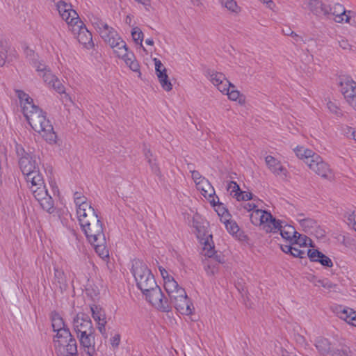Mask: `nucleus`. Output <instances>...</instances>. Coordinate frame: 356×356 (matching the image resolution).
I'll list each match as a JSON object with an SVG mask.
<instances>
[{
    "instance_id": "nucleus-1",
    "label": "nucleus",
    "mask_w": 356,
    "mask_h": 356,
    "mask_svg": "<svg viewBox=\"0 0 356 356\" xmlns=\"http://www.w3.org/2000/svg\"><path fill=\"white\" fill-rule=\"evenodd\" d=\"M16 153L19 168L35 198L44 210L51 213L54 209V201L47 192L40 171V159L19 144L16 145Z\"/></svg>"
},
{
    "instance_id": "nucleus-2",
    "label": "nucleus",
    "mask_w": 356,
    "mask_h": 356,
    "mask_svg": "<svg viewBox=\"0 0 356 356\" xmlns=\"http://www.w3.org/2000/svg\"><path fill=\"white\" fill-rule=\"evenodd\" d=\"M76 215L81 227L88 241L94 246L96 252L102 258L108 256L103 225L91 203L81 193L74 194Z\"/></svg>"
},
{
    "instance_id": "nucleus-3",
    "label": "nucleus",
    "mask_w": 356,
    "mask_h": 356,
    "mask_svg": "<svg viewBox=\"0 0 356 356\" xmlns=\"http://www.w3.org/2000/svg\"><path fill=\"white\" fill-rule=\"evenodd\" d=\"M158 269L170 302L181 314H191L193 311L192 305L187 298L185 290L178 284L174 277L165 268L159 266Z\"/></svg>"
},
{
    "instance_id": "nucleus-4",
    "label": "nucleus",
    "mask_w": 356,
    "mask_h": 356,
    "mask_svg": "<svg viewBox=\"0 0 356 356\" xmlns=\"http://www.w3.org/2000/svg\"><path fill=\"white\" fill-rule=\"evenodd\" d=\"M208 79L212 85L229 101L237 102L240 106L246 103V97L241 93L221 72L211 71L208 72Z\"/></svg>"
},
{
    "instance_id": "nucleus-5",
    "label": "nucleus",
    "mask_w": 356,
    "mask_h": 356,
    "mask_svg": "<svg viewBox=\"0 0 356 356\" xmlns=\"http://www.w3.org/2000/svg\"><path fill=\"white\" fill-rule=\"evenodd\" d=\"M92 23L104 41L112 49L115 56L128 47L126 42L115 29L99 19H95Z\"/></svg>"
},
{
    "instance_id": "nucleus-6",
    "label": "nucleus",
    "mask_w": 356,
    "mask_h": 356,
    "mask_svg": "<svg viewBox=\"0 0 356 356\" xmlns=\"http://www.w3.org/2000/svg\"><path fill=\"white\" fill-rule=\"evenodd\" d=\"M25 118L31 127L48 143L56 142V136L53 130V127L42 109L39 108L25 116Z\"/></svg>"
},
{
    "instance_id": "nucleus-7",
    "label": "nucleus",
    "mask_w": 356,
    "mask_h": 356,
    "mask_svg": "<svg viewBox=\"0 0 356 356\" xmlns=\"http://www.w3.org/2000/svg\"><path fill=\"white\" fill-rule=\"evenodd\" d=\"M131 272L138 287L143 293L157 286L154 275L143 261H133Z\"/></svg>"
},
{
    "instance_id": "nucleus-8",
    "label": "nucleus",
    "mask_w": 356,
    "mask_h": 356,
    "mask_svg": "<svg viewBox=\"0 0 356 356\" xmlns=\"http://www.w3.org/2000/svg\"><path fill=\"white\" fill-rule=\"evenodd\" d=\"M54 343L58 356H77V344L73 335H54Z\"/></svg>"
},
{
    "instance_id": "nucleus-9",
    "label": "nucleus",
    "mask_w": 356,
    "mask_h": 356,
    "mask_svg": "<svg viewBox=\"0 0 356 356\" xmlns=\"http://www.w3.org/2000/svg\"><path fill=\"white\" fill-rule=\"evenodd\" d=\"M330 15L337 23H346L356 26V14L352 10H346L340 3H335L330 8Z\"/></svg>"
},
{
    "instance_id": "nucleus-10",
    "label": "nucleus",
    "mask_w": 356,
    "mask_h": 356,
    "mask_svg": "<svg viewBox=\"0 0 356 356\" xmlns=\"http://www.w3.org/2000/svg\"><path fill=\"white\" fill-rule=\"evenodd\" d=\"M339 84L344 99L356 110V82L349 76H342Z\"/></svg>"
},
{
    "instance_id": "nucleus-11",
    "label": "nucleus",
    "mask_w": 356,
    "mask_h": 356,
    "mask_svg": "<svg viewBox=\"0 0 356 356\" xmlns=\"http://www.w3.org/2000/svg\"><path fill=\"white\" fill-rule=\"evenodd\" d=\"M191 177L195 184L197 190L200 192L202 195L207 201L210 200L211 198L216 196L213 187L206 178L200 175L198 171H192Z\"/></svg>"
},
{
    "instance_id": "nucleus-12",
    "label": "nucleus",
    "mask_w": 356,
    "mask_h": 356,
    "mask_svg": "<svg viewBox=\"0 0 356 356\" xmlns=\"http://www.w3.org/2000/svg\"><path fill=\"white\" fill-rule=\"evenodd\" d=\"M195 227L197 229V237L202 245V254L209 258H212L216 252L211 234L207 231L204 226L195 225Z\"/></svg>"
},
{
    "instance_id": "nucleus-13",
    "label": "nucleus",
    "mask_w": 356,
    "mask_h": 356,
    "mask_svg": "<svg viewBox=\"0 0 356 356\" xmlns=\"http://www.w3.org/2000/svg\"><path fill=\"white\" fill-rule=\"evenodd\" d=\"M143 294L146 300L157 309L163 312L169 310L167 301L164 299L163 294L158 285Z\"/></svg>"
},
{
    "instance_id": "nucleus-14",
    "label": "nucleus",
    "mask_w": 356,
    "mask_h": 356,
    "mask_svg": "<svg viewBox=\"0 0 356 356\" xmlns=\"http://www.w3.org/2000/svg\"><path fill=\"white\" fill-rule=\"evenodd\" d=\"M70 27L81 44L87 48H90L92 46V35L80 19Z\"/></svg>"
},
{
    "instance_id": "nucleus-15",
    "label": "nucleus",
    "mask_w": 356,
    "mask_h": 356,
    "mask_svg": "<svg viewBox=\"0 0 356 356\" xmlns=\"http://www.w3.org/2000/svg\"><path fill=\"white\" fill-rule=\"evenodd\" d=\"M153 61L154 63L155 74L161 87L164 91L168 92H170L172 90L173 85L167 73L166 67L161 61L156 58H154Z\"/></svg>"
},
{
    "instance_id": "nucleus-16",
    "label": "nucleus",
    "mask_w": 356,
    "mask_h": 356,
    "mask_svg": "<svg viewBox=\"0 0 356 356\" xmlns=\"http://www.w3.org/2000/svg\"><path fill=\"white\" fill-rule=\"evenodd\" d=\"M56 8L60 17L67 22L69 26L80 19L76 12L72 9V6L64 1H58Z\"/></svg>"
},
{
    "instance_id": "nucleus-17",
    "label": "nucleus",
    "mask_w": 356,
    "mask_h": 356,
    "mask_svg": "<svg viewBox=\"0 0 356 356\" xmlns=\"http://www.w3.org/2000/svg\"><path fill=\"white\" fill-rule=\"evenodd\" d=\"M265 163L268 170L274 175L282 179H286L287 177V169L278 159L272 155H267L265 156Z\"/></svg>"
},
{
    "instance_id": "nucleus-18",
    "label": "nucleus",
    "mask_w": 356,
    "mask_h": 356,
    "mask_svg": "<svg viewBox=\"0 0 356 356\" xmlns=\"http://www.w3.org/2000/svg\"><path fill=\"white\" fill-rule=\"evenodd\" d=\"M308 168L316 175L330 179L332 177V171L327 163L318 154L314 160L307 165Z\"/></svg>"
},
{
    "instance_id": "nucleus-19",
    "label": "nucleus",
    "mask_w": 356,
    "mask_h": 356,
    "mask_svg": "<svg viewBox=\"0 0 356 356\" xmlns=\"http://www.w3.org/2000/svg\"><path fill=\"white\" fill-rule=\"evenodd\" d=\"M115 57L123 61L124 65L131 70L138 73V76H140L141 73L140 71V64L136 60L134 53L129 48V47Z\"/></svg>"
},
{
    "instance_id": "nucleus-20",
    "label": "nucleus",
    "mask_w": 356,
    "mask_h": 356,
    "mask_svg": "<svg viewBox=\"0 0 356 356\" xmlns=\"http://www.w3.org/2000/svg\"><path fill=\"white\" fill-rule=\"evenodd\" d=\"M15 92L24 116H26L35 110L39 108V107L35 104L33 98L28 93L22 90H17Z\"/></svg>"
},
{
    "instance_id": "nucleus-21",
    "label": "nucleus",
    "mask_w": 356,
    "mask_h": 356,
    "mask_svg": "<svg viewBox=\"0 0 356 356\" xmlns=\"http://www.w3.org/2000/svg\"><path fill=\"white\" fill-rule=\"evenodd\" d=\"M74 329L77 334H92V323L89 317L83 314H78L74 320Z\"/></svg>"
},
{
    "instance_id": "nucleus-22",
    "label": "nucleus",
    "mask_w": 356,
    "mask_h": 356,
    "mask_svg": "<svg viewBox=\"0 0 356 356\" xmlns=\"http://www.w3.org/2000/svg\"><path fill=\"white\" fill-rule=\"evenodd\" d=\"M39 76L42 79L47 86L52 88L57 92L60 94L65 92V87L63 83L49 69Z\"/></svg>"
},
{
    "instance_id": "nucleus-23",
    "label": "nucleus",
    "mask_w": 356,
    "mask_h": 356,
    "mask_svg": "<svg viewBox=\"0 0 356 356\" xmlns=\"http://www.w3.org/2000/svg\"><path fill=\"white\" fill-rule=\"evenodd\" d=\"M302 8L309 10L318 17L326 15L329 13L328 8L319 0H307L305 1Z\"/></svg>"
},
{
    "instance_id": "nucleus-24",
    "label": "nucleus",
    "mask_w": 356,
    "mask_h": 356,
    "mask_svg": "<svg viewBox=\"0 0 356 356\" xmlns=\"http://www.w3.org/2000/svg\"><path fill=\"white\" fill-rule=\"evenodd\" d=\"M335 313L342 321H346L353 326L356 325V312L352 308L338 306L336 307Z\"/></svg>"
},
{
    "instance_id": "nucleus-25",
    "label": "nucleus",
    "mask_w": 356,
    "mask_h": 356,
    "mask_svg": "<svg viewBox=\"0 0 356 356\" xmlns=\"http://www.w3.org/2000/svg\"><path fill=\"white\" fill-rule=\"evenodd\" d=\"M280 228V221L274 218L270 213H268V217H266L264 222L260 226L259 229L266 233H276Z\"/></svg>"
},
{
    "instance_id": "nucleus-26",
    "label": "nucleus",
    "mask_w": 356,
    "mask_h": 356,
    "mask_svg": "<svg viewBox=\"0 0 356 356\" xmlns=\"http://www.w3.org/2000/svg\"><path fill=\"white\" fill-rule=\"evenodd\" d=\"M307 257L309 258L311 261L318 262L323 266L332 267L333 266L332 260L327 256L317 250H309Z\"/></svg>"
},
{
    "instance_id": "nucleus-27",
    "label": "nucleus",
    "mask_w": 356,
    "mask_h": 356,
    "mask_svg": "<svg viewBox=\"0 0 356 356\" xmlns=\"http://www.w3.org/2000/svg\"><path fill=\"white\" fill-rule=\"evenodd\" d=\"M94 320L97 323V327L100 332H106V315L104 310L97 305H92L90 307Z\"/></svg>"
},
{
    "instance_id": "nucleus-28",
    "label": "nucleus",
    "mask_w": 356,
    "mask_h": 356,
    "mask_svg": "<svg viewBox=\"0 0 356 356\" xmlns=\"http://www.w3.org/2000/svg\"><path fill=\"white\" fill-rule=\"evenodd\" d=\"M131 37L136 48H140L147 54L152 53V49H147L143 46V42L144 40V33L138 26H133L131 28Z\"/></svg>"
},
{
    "instance_id": "nucleus-29",
    "label": "nucleus",
    "mask_w": 356,
    "mask_h": 356,
    "mask_svg": "<svg viewBox=\"0 0 356 356\" xmlns=\"http://www.w3.org/2000/svg\"><path fill=\"white\" fill-rule=\"evenodd\" d=\"M296 156L308 165L318 154L304 146H298L293 149Z\"/></svg>"
},
{
    "instance_id": "nucleus-30",
    "label": "nucleus",
    "mask_w": 356,
    "mask_h": 356,
    "mask_svg": "<svg viewBox=\"0 0 356 356\" xmlns=\"http://www.w3.org/2000/svg\"><path fill=\"white\" fill-rule=\"evenodd\" d=\"M208 202L220 217L221 222L227 221L230 215L223 204L219 202V198L216 195Z\"/></svg>"
},
{
    "instance_id": "nucleus-31",
    "label": "nucleus",
    "mask_w": 356,
    "mask_h": 356,
    "mask_svg": "<svg viewBox=\"0 0 356 356\" xmlns=\"http://www.w3.org/2000/svg\"><path fill=\"white\" fill-rule=\"evenodd\" d=\"M280 248L284 253L290 254L293 257L300 259L305 258L309 250H305L302 248L295 246L293 243H291V245H282Z\"/></svg>"
},
{
    "instance_id": "nucleus-32",
    "label": "nucleus",
    "mask_w": 356,
    "mask_h": 356,
    "mask_svg": "<svg viewBox=\"0 0 356 356\" xmlns=\"http://www.w3.org/2000/svg\"><path fill=\"white\" fill-rule=\"evenodd\" d=\"M219 3L223 9L233 15L237 16L242 11V8L236 0H219Z\"/></svg>"
},
{
    "instance_id": "nucleus-33",
    "label": "nucleus",
    "mask_w": 356,
    "mask_h": 356,
    "mask_svg": "<svg viewBox=\"0 0 356 356\" xmlns=\"http://www.w3.org/2000/svg\"><path fill=\"white\" fill-rule=\"evenodd\" d=\"M80 343L88 356H93L95 350V335H81Z\"/></svg>"
},
{
    "instance_id": "nucleus-34",
    "label": "nucleus",
    "mask_w": 356,
    "mask_h": 356,
    "mask_svg": "<svg viewBox=\"0 0 356 356\" xmlns=\"http://www.w3.org/2000/svg\"><path fill=\"white\" fill-rule=\"evenodd\" d=\"M282 237L286 241H289L291 243L293 241V239L297 237V232L295 228L289 225H282L280 222V228H279Z\"/></svg>"
},
{
    "instance_id": "nucleus-35",
    "label": "nucleus",
    "mask_w": 356,
    "mask_h": 356,
    "mask_svg": "<svg viewBox=\"0 0 356 356\" xmlns=\"http://www.w3.org/2000/svg\"><path fill=\"white\" fill-rule=\"evenodd\" d=\"M315 345L316 348L323 356H325L327 353H332L333 351V350H331L330 341L323 336L317 337Z\"/></svg>"
},
{
    "instance_id": "nucleus-36",
    "label": "nucleus",
    "mask_w": 356,
    "mask_h": 356,
    "mask_svg": "<svg viewBox=\"0 0 356 356\" xmlns=\"http://www.w3.org/2000/svg\"><path fill=\"white\" fill-rule=\"evenodd\" d=\"M268 213L269 212L261 209L254 211L250 215V221L254 225L260 227L266 217H268Z\"/></svg>"
},
{
    "instance_id": "nucleus-37",
    "label": "nucleus",
    "mask_w": 356,
    "mask_h": 356,
    "mask_svg": "<svg viewBox=\"0 0 356 356\" xmlns=\"http://www.w3.org/2000/svg\"><path fill=\"white\" fill-rule=\"evenodd\" d=\"M51 325L53 331L55 332L59 333L62 331L64 332H68V330L66 328L63 318L57 314H55L52 316Z\"/></svg>"
},
{
    "instance_id": "nucleus-38",
    "label": "nucleus",
    "mask_w": 356,
    "mask_h": 356,
    "mask_svg": "<svg viewBox=\"0 0 356 356\" xmlns=\"http://www.w3.org/2000/svg\"><path fill=\"white\" fill-rule=\"evenodd\" d=\"M291 243L295 244V246H298L299 248H302L305 250L310 249L309 248L312 245V241L307 236L305 235H301L298 233L297 234V237L293 239Z\"/></svg>"
},
{
    "instance_id": "nucleus-39",
    "label": "nucleus",
    "mask_w": 356,
    "mask_h": 356,
    "mask_svg": "<svg viewBox=\"0 0 356 356\" xmlns=\"http://www.w3.org/2000/svg\"><path fill=\"white\" fill-rule=\"evenodd\" d=\"M300 225L305 232H309L312 228L316 226V222L314 220L305 218L303 215H300L297 218Z\"/></svg>"
},
{
    "instance_id": "nucleus-40",
    "label": "nucleus",
    "mask_w": 356,
    "mask_h": 356,
    "mask_svg": "<svg viewBox=\"0 0 356 356\" xmlns=\"http://www.w3.org/2000/svg\"><path fill=\"white\" fill-rule=\"evenodd\" d=\"M31 65L35 69V71L38 72V76H40L43 72H46L48 68L45 65L44 63L40 60L38 56L33 57L31 61Z\"/></svg>"
},
{
    "instance_id": "nucleus-41",
    "label": "nucleus",
    "mask_w": 356,
    "mask_h": 356,
    "mask_svg": "<svg viewBox=\"0 0 356 356\" xmlns=\"http://www.w3.org/2000/svg\"><path fill=\"white\" fill-rule=\"evenodd\" d=\"M325 356H352L351 352L348 347L336 348L332 353H327Z\"/></svg>"
},
{
    "instance_id": "nucleus-42",
    "label": "nucleus",
    "mask_w": 356,
    "mask_h": 356,
    "mask_svg": "<svg viewBox=\"0 0 356 356\" xmlns=\"http://www.w3.org/2000/svg\"><path fill=\"white\" fill-rule=\"evenodd\" d=\"M225 225L227 230L232 235L236 234L239 231V227L236 222L231 220L230 217L227 221H222Z\"/></svg>"
},
{
    "instance_id": "nucleus-43",
    "label": "nucleus",
    "mask_w": 356,
    "mask_h": 356,
    "mask_svg": "<svg viewBox=\"0 0 356 356\" xmlns=\"http://www.w3.org/2000/svg\"><path fill=\"white\" fill-rule=\"evenodd\" d=\"M204 269L208 275L213 276L218 272V266L216 262L211 260L208 261Z\"/></svg>"
},
{
    "instance_id": "nucleus-44",
    "label": "nucleus",
    "mask_w": 356,
    "mask_h": 356,
    "mask_svg": "<svg viewBox=\"0 0 356 356\" xmlns=\"http://www.w3.org/2000/svg\"><path fill=\"white\" fill-rule=\"evenodd\" d=\"M8 44L6 42L0 41V66H3L7 58Z\"/></svg>"
},
{
    "instance_id": "nucleus-45",
    "label": "nucleus",
    "mask_w": 356,
    "mask_h": 356,
    "mask_svg": "<svg viewBox=\"0 0 356 356\" xmlns=\"http://www.w3.org/2000/svg\"><path fill=\"white\" fill-rule=\"evenodd\" d=\"M54 280L58 284H60V287H62V285H65L66 282L65 276L64 272L58 268L54 269Z\"/></svg>"
},
{
    "instance_id": "nucleus-46",
    "label": "nucleus",
    "mask_w": 356,
    "mask_h": 356,
    "mask_svg": "<svg viewBox=\"0 0 356 356\" xmlns=\"http://www.w3.org/2000/svg\"><path fill=\"white\" fill-rule=\"evenodd\" d=\"M234 198L238 201H248L252 200L253 197L252 194L250 192L240 191L238 195L234 194Z\"/></svg>"
},
{
    "instance_id": "nucleus-47",
    "label": "nucleus",
    "mask_w": 356,
    "mask_h": 356,
    "mask_svg": "<svg viewBox=\"0 0 356 356\" xmlns=\"http://www.w3.org/2000/svg\"><path fill=\"white\" fill-rule=\"evenodd\" d=\"M227 190L230 195L234 197V194L238 195L241 189L239 186L235 181H229L227 186Z\"/></svg>"
},
{
    "instance_id": "nucleus-48",
    "label": "nucleus",
    "mask_w": 356,
    "mask_h": 356,
    "mask_svg": "<svg viewBox=\"0 0 356 356\" xmlns=\"http://www.w3.org/2000/svg\"><path fill=\"white\" fill-rule=\"evenodd\" d=\"M346 218L349 225L356 231V210L348 211L346 213Z\"/></svg>"
},
{
    "instance_id": "nucleus-49",
    "label": "nucleus",
    "mask_w": 356,
    "mask_h": 356,
    "mask_svg": "<svg viewBox=\"0 0 356 356\" xmlns=\"http://www.w3.org/2000/svg\"><path fill=\"white\" fill-rule=\"evenodd\" d=\"M259 202L257 203L254 202H248L245 203L243 206L244 209L249 212L253 213L254 211L259 210Z\"/></svg>"
},
{
    "instance_id": "nucleus-50",
    "label": "nucleus",
    "mask_w": 356,
    "mask_h": 356,
    "mask_svg": "<svg viewBox=\"0 0 356 356\" xmlns=\"http://www.w3.org/2000/svg\"><path fill=\"white\" fill-rule=\"evenodd\" d=\"M339 46L345 50H349L351 49V44L346 39H341L339 41Z\"/></svg>"
},
{
    "instance_id": "nucleus-51",
    "label": "nucleus",
    "mask_w": 356,
    "mask_h": 356,
    "mask_svg": "<svg viewBox=\"0 0 356 356\" xmlns=\"http://www.w3.org/2000/svg\"><path fill=\"white\" fill-rule=\"evenodd\" d=\"M317 285L323 286V288H325V289H332L333 286L332 284L330 283L327 280H318Z\"/></svg>"
},
{
    "instance_id": "nucleus-52",
    "label": "nucleus",
    "mask_w": 356,
    "mask_h": 356,
    "mask_svg": "<svg viewBox=\"0 0 356 356\" xmlns=\"http://www.w3.org/2000/svg\"><path fill=\"white\" fill-rule=\"evenodd\" d=\"M120 335H113L110 339V342L113 347H117L120 343Z\"/></svg>"
},
{
    "instance_id": "nucleus-53",
    "label": "nucleus",
    "mask_w": 356,
    "mask_h": 356,
    "mask_svg": "<svg viewBox=\"0 0 356 356\" xmlns=\"http://www.w3.org/2000/svg\"><path fill=\"white\" fill-rule=\"evenodd\" d=\"M327 105L328 109L332 113H338L339 108H338V106H337V104L335 103H334L332 102H329Z\"/></svg>"
},
{
    "instance_id": "nucleus-54",
    "label": "nucleus",
    "mask_w": 356,
    "mask_h": 356,
    "mask_svg": "<svg viewBox=\"0 0 356 356\" xmlns=\"http://www.w3.org/2000/svg\"><path fill=\"white\" fill-rule=\"evenodd\" d=\"M125 23L127 24H128L129 26H130L131 28L133 26H136V23L134 22V16L131 15H127V17L125 18Z\"/></svg>"
},
{
    "instance_id": "nucleus-55",
    "label": "nucleus",
    "mask_w": 356,
    "mask_h": 356,
    "mask_svg": "<svg viewBox=\"0 0 356 356\" xmlns=\"http://www.w3.org/2000/svg\"><path fill=\"white\" fill-rule=\"evenodd\" d=\"M213 259L214 260L213 261H216L218 263H224L225 262V259L222 257H221L220 255H214L213 257Z\"/></svg>"
},
{
    "instance_id": "nucleus-56",
    "label": "nucleus",
    "mask_w": 356,
    "mask_h": 356,
    "mask_svg": "<svg viewBox=\"0 0 356 356\" xmlns=\"http://www.w3.org/2000/svg\"><path fill=\"white\" fill-rule=\"evenodd\" d=\"M348 131H351L353 140L356 142V129H353L350 127H347Z\"/></svg>"
},
{
    "instance_id": "nucleus-57",
    "label": "nucleus",
    "mask_w": 356,
    "mask_h": 356,
    "mask_svg": "<svg viewBox=\"0 0 356 356\" xmlns=\"http://www.w3.org/2000/svg\"><path fill=\"white\" fill-rule=\"evenodd\" d=\"M145 44L148 46L153 47L154 44V40L152 38H147L145 40Z\"/></svg>"
},
{
    "instance_id": "nucleus-58",
    "label": "nucleus",
    "mask_w": 356,
    "mask_h": 356,
    "mask_svg": "<svg viewBox=\"0 0 356 356\" xmlns=\"http://www.w3.org/2000/svg\"><path fill=\"white\" fill-rule=\"evenodd\" d=\"M259 1L262 2L263 3L266 4V6L268 8H271L272 5V0H259Z\"/></svg>"
},
{
    "instance_id": "nucleus-59",
    "label": "nucleus",
    "mask_w": 356,
    "mask_h": 356,
    "mask_svg": "<svg viewBox=\"0 0 356 356\" xmlns=\"http://www.w3.org/2000/svg\"><path fill=\"white\" fill-rule=\"evenodd\" d=\"M303 339L302 335H299V339H298V341H300Z\"/></svg>"
}]
</instances>
